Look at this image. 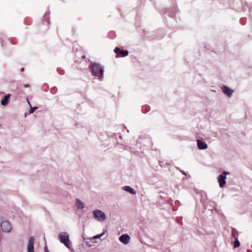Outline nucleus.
Returning a JSON list of instances; mask_svg holds the SVG:
<instances>
[{"mask_svg":"<svg viewBox=\"0 0 252 252\" xmlns=\"http://www.w3.org/2000/svg\"><path fill=\"white\" fill-rule=\"evenodd\" d=\"M197 143L198 147L200 150L206 149L208 147L207 145L205 142L200 140H197Z\"/></svg>","mask_w":252,"mask_h":252,"instance_id":"10","label":"nucleus"},{"mask_svg":"<svg viewBox=\"0 0 252 252\" xmlns=\"http://www.w3.org/2000/svg\"><path fill=\"white\" fill-rule=\"evenodd\" d=\"M23 70H24V68H22L21 69V71H23Z\"/></svg>","mask_w":252,"mask_h":252,"instance_id":"20","label":"nucleus"},{"mask_svg":"<svg viewBox=\"0 0 252 252\" xmlns=\"http://www.w3.org/2000/svg\"><path fill=\"white\" fill-rule=\"evenodd\" d=\"M239 246H240V242H239L238 239H235V241H234V247L237 248V247H239Z\"/></svg>","mask_w":252,"mask_h":252,"instance_id":"15","label":"nucleus"},{"mask_svg":"<svg viewBox=\"0 0 252 252\" xmlns=\"http://www.w3.org/2000/svg\"><path fill=\"white\" fill-rule=\"evenodd\" d=\"M90 66L92 68L91 71L93 75L99 78L102 77L103 70L102 67L99 63H92Z\"/></svg>","mask_w":252,"mask_h":252,"instance_id":"1","label":"nucleus"},{"mask_svg":"<svg viewBox=\"0 0 252 252\" xmlns=\"http://www.w3.org/2000/svg\"><path fill=\"white\" fill-rule=\"evenodd\" d=\"M59 238L61 243H63L67 248L70 249L69 235L67 232H63L60 233Z\"/></svg>","mask_w":252,"mask_h":252,"instance_id":"2","label":"nucleus"},{"mask_svg":"<svg viewBox=\"0 0 252 252\" xmlns=\"http://www.w3.org/2000/svg\"><path fill=\"white\" fill-rule=\"evenodd\" d=\"M123 189L132 194H135L136 193L135 191L129 186H125L123 187Z\"/></svg>","mask_w":252,"mask_h":252,"instance_id":"12","label":"nucleus"},{"mask_svg":"<svg viewBox=\"0 0 252 252\" xmlns=\"http://www.w3.org/2000/svg\"><path fill=\"white\" fill-rule=\"evenodd\" d=\"M34 237L31 236L30 238L28 245V252H34L33 251V243H34Z\"/></svg>","mask_w":252,"mask_h":252,"instance_id":"8","label":"nucleus"},{"mask_svg":"<svg viewBox=\"0 0 252 252\" xmlns=\"http://www.w3.org/2000/svg\"><path fill=\"white\" fill-rule=\"evenodd\" d=\"M45 252H49L47 247H45Z\"/></svg>","mask_w":252,"mask_h":252,"instance_id":"18","label":"nucleus"},{"mask_svg":"<svg viewBox=\"0 0 252 252\" xmlns=\"http://www.w3.org/2000/svg\"><path fill=\"white\" fill-rule=\"evenodd\" d=\"M9 98H10V94H7V95H5L4 96V98H3V99L1 100V102H0L1 104L3 106L6 105L9 102Z\"/></svg>","mask_w":252,"mask_h":252,"instance_id":"11","label":"nucleus"},{"mask_svg":"<svg viewBox=\"0 0 252 252\" xmlns=\"http://www.w3.org/2000/svg\"><path fill=\"white\" fill-rule=\"evenodd\" d=\"M130 237L127 234L122 235L119 237V240L124 244H127L130 241Z\"/></svg>","mask_w":252,"mask_h":252,"instance_id":"7","label":"nucleus"},{"mask_svg":"<svg viewBox=\"0 0 252 252\" xmlns=\"http://www.w3.org/2000/svg\"><path fill=\"white\" fill-rule=\"evenodd\" d=\"M29 87V85H25V87Z\"/></svg>","mask_w":252,"mask_h":252,"instance_id":"19","label":"nucleus"},{"mask_svg":"<svg viewBox=\"0 0 252 252\" xmlns=\"http://www.w3.org/2000/svg\"><path fill=\"white\" fill-rule=\"evenodd\" d=\"M228 174V172L224 171L223 172L222 174L220 175L218 177V182L219 183V186L220 188L223 187V186L225 184V179L226 178L225 175Z\"/></svg>","mask_w":252,"mask_h":252,"instance_id":"5","label":"nucleus"},{"mask_svg":"<svg viewBox=\"0 0 252 252\" xmlns=\"http://www.w3.org/2000/svg\"><path fill=\"white\" fill-rule=\"evenodd\" d=\"M223 93L227 95L228 96L230 97L233 91L230 90L227 86H223L222 88Z\"/></svg>","mask_w":252,"mask_h":252,"instance_id":"9","label":"nucleus"},{"mask_svg":"<svg viewBox=\"0 0 252 252\" xmlns=\"http://www.w3.org/2000/svg\"><path fill=\"white\" fill-rule=\"evenodd\" d=\"M37 109V107H32L31 106V109H30V112L31 113H32Z\"/></svg>","mask_w":252,"mask_h":252,"instance_id":"16","label":"nucleus"},{"mask_svg":"<svg viewBox=\"0 0 252 252\" xmlns=\"http://www.w3.org/2000/svg\"><path fill=\"white\" fill-rule=\"evenodd\" d=\"M104 233H102V234H99V235H97L96 236H95L94 237V238H100L103 234H104Z\"/></svg>","mask_w":252,"mask_h":252,"instance_id":"17","label":"nucleus"},{"mask_svg":"<svg viewBox=\"0 0 252 252\" xmlns=\"http://www.w3.org/2000/svg\"><path fill=\"white\" fill-rule=\"evenodd\" d=\"M114 52L116 54V58H121L127 56L128 55V51L126 50H121L119 47H116Z\"/></svg>","mask_w":252,"mask_h":252,"instance_id":"4","label":"nucleus"},{"mask_svg":"<svg viewBox=\"0 0 252 252\" xmlns=\"http://www.w3.org/2000/svg\"><path fill=\"white\" fill-rule=\"evenodd\" d=\"M232 236L235 239H238L239 234L235 228H233L231 231Z\"/></svg>","mask_w":252,"mask_h":252,"instance_id":"14","label":"nucleus"},{"mask_svg":"<svg viewBox=\"0 0 252 252\" xmlns=\"http://www.w3.org/2000/svg\"><path fill=\"white\" fill-rule=\"evenodd\" d=\"M76 205L78 209H83L84 207V204L78 199L76 200Z\"/></svg>","mask_w":252,"mask_h":252,"instance_id":"13","label":"nucleus"},{"mask_svg":"<svg viewBox=\"0 0 252 252\" xmlns=\"http://www.w3.org/2000/svg\"><path fill=\"white\" fill-rule=\"evenodd\" d=\"M93 215L94 218H95L97 220L102 221L106 219V216L105 214L99 210H95L93 212Z\"/></svg>","mask_w":252,"mask_h":252,"instance_id":"3","label":"nucleus"},{"mask_svg":"<svg viewBox=\"0 0 252 252\" xmlns=\"http://www.w3.org/2000/svg\"><path fill=\"white\" fill-rule=\"evenodd\" d=\"M0 226L2 231L7 232H9L11 229V225L9 221H2L1 223Z\"/></svg>","mask_w":252,"mask_h":252,"instance_id":"6","label":"nucleus"}]
</instances>
